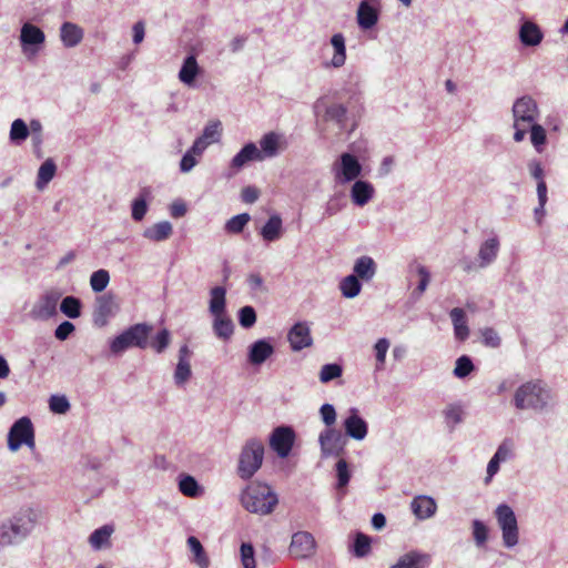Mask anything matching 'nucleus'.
<instances>
[{
  "instance_id": "9b49d317",
  "label": "nucleus",
  "mask_w": 568,
  "mask_h": 568,
  "mask_svg": "<svg viewBox=\"0 0 568 568\" xmlns=\"http://www.w3.org/2000/svg\"><path fill=\"white\" fill-rule=\"evenodd\" d=\"M19 40L22 52L30 58L40 51L45 41V34L39 27L26 22L21 27Z\"/></svg>"
},
{
  "instance_id": "b1692460",
  "label": "nucleus",
  "mask_w": 568,
  "mask_h": 568,
  "mask_svg": "<svg viewBox=\"0 0 568 568\" xmlns=\"http://www.w3.org/2000/svg\"><path fill=\"white\" fill-rule=\"evenodd\" d=\"M282 140L283 136L275 132H268L262 136L258 149L262 161L275 158L280 154Z\"/></svg>"
},
{
  "instance_id": "2f4dec72",
  "label": "nucleus",
  "mask_w": 568,
  "mask_h": 568,
  "mask_svg": "<svg viewBox=\"0 0 568 568\" xmlns=\"http://www.w3.org/2000/svg\"><path fill=\"white\" fill-rule=\"evenodd\" d=\"M173 233V226L169 221L158 222L143 231V237L152 242L168 240Z\"/></svg>"
},
{
  "instance_id": "bb28decb",
  "label": "nucleus",
  "mask_w": 568,
  "mask_h": 568,
  "mask_svg": "<svg viewBox=\"0 0 568 568\" xmlns=\"http://www.w3.org/2000/svg\"><path fill=\"white\" fill-rule=\"evenodd\" d=\"M201 69L197 64L194 54L187 55L182 63L179 71V80L186 87L193 88L195 85L196 77L200 74Z\"/></svg>"
},
{
  "instance_id": "20e7f679",
  "label": "nucleus",
  "mask_w": 568,
  "mask_h": 568,
  "mask_svg": "<svg viewBox=\"0 0 568 568\" xmlns=\"http://www.w3.org/2000/svg\"><path fill=\"white\" fill-rule=\"evenodd\" d=\"M241 504L247 511L264 516L274 510L278 498L268 485L252 483L241 494Z\"/></svg>"
},
{
  "instance_id": "f03ea898",
  "label": "nucleus",
  "mask_w": 568,
  "mask_h": 568,
  "mask_svg": "<svg viewBox=\"0 0 568 568\" xmlns=\"http://www.w3.org/2000/svg\"><path fill=\"white\" fill-rule=\"evenodd\" d=\"M513 404L519 410L542 413L555 407L556 394L544 379H530L515 390Z\"/></svg>"
},
{
  "instance_id": "338daca9",
  "label": "nucleus",
  "mask_w": 568,
  "mask_h": 568,
  "mask_svg": "<svg viewBox=\"0 0 568 568\" xmlns=\"http://www.w3.org/2000/svg\"><path fill=\"white\" fill-rule=\"evenodd\" d=\"M320 415L326 427H331L336 422V410L332 404H323L320 408Z\"/></svg>"
},
{
  "instance_id": "c85d7f7f",
  "label": "nucleus",
  "mask_w": 568,
  "mask_h": 568,
  "mask_svg": "<svg viewBox=\"0 0 568 568\" xmlns=\"http://www.w3.org/2000/svg\"><path fill=\"white\" fill-rule=\"evenodd\" d=\"M376 270L375 261L371 256L363 255L355 261L352 275H356L358 280L364 282H369L375 276Z\"/></svg>"
},
{
  "instance_id": "9d476101",
  "label": "nucleus",
  "mask_w": 568,
  "mask_h": 568,
  "mask_svg": "<svg viewBox=\"0 0 568 568\" xmlns=\"http://www.w3.org/2000/svg\"><path fill=\"white\" fill-rule=\"evenodd\" d=\"M317 544L314 536L305 530L296 531L292 535L288 546V554L297 560L312 558L316 552Z\"/></svg>"
},
{
  "instance_id": "bf43d9fd",
  "label": "nucleus",
  "mask_w": 568,
  "mask_h": 568,
  "mask_svg": "<svg viewBox=\"0 0 568 568\" xmlns=\"http://www.w3.org/2000/svg\"><path fill=\"white\" fill-rule=\"evenodd\" d=\"M475 366L470 361V357H458L456 361V366L454 368V375L457 378L467 377L473 371Z\"/></svg>"
},
{
  "instance_id": "f3484780",
  "label": "nucleus",
  "mask_w": 568,
  "mask_h": 568,
  "mask_svg": "<svg viewBox=\"0 0 568 568\" xmlns=\"http://www.w3.org/2000/svg\"><path fill=\"white\" fill-rule=\"evenodd\" d=\"M252 161L262 162V155H260L256 144L250 142L246 143L231 160L227 176H234Z\"/></svg>"
},
{
  "instance_id": "0eeeda50",
  "label": "nucleus",
  "mask_w": 568,
  "mask_h": 568,
  "mask_svg": "<svg viewBox=\"0 0 568 568\" xmlns=\"http://www.w3.org/2000/svg\"><path fill=\"white\" fill-rule=\"evenodd\" d=\"M494 515L501 530L503 545L507 549L516 547L519 542V527L515 511L507 504L496 507Z\"/></svg>"
},
{
  "instance_id": "5701e85b",
  "label": "nucleus",
  "mask_w": 568,
  "mask_h": 568,
  "mask_svg": "<svg viewBox=\"0 0 568 568\" xmlns=\"http://www.w3.org/2000/svg\"><path fill=\"white\" fill-rule=\"evenodd\" d=\"M430 561L429 554L413 550L400 556L397 562L389 568H425L429 566Z\"/></svg>"
},
{
  "instance_id": "e433bc0d",
  "label": "nucleus",
  "mask_w": 568,
  "mask_h": 568,
  "mask_svg": "<svg viewBox=\"0 0 568 568\" xmlns=\"http://www.w3.org/2000/svg\"><path fill=\"white\" fill-rule=\"evenodd\" d=\"M529 139L534 150L537 153H542L546 149L548 139L547 130L538 122L529 126Z\"/></svg>"
},
{
  "instance_id": "a19ab883",
  "label": "nucleus",
  "mask_w": 568,
  "mask_h": 568,
  "mask_svg": "<svg viewBox=\"0 0 568 568\" xmlns=\"http://www.w3.org/2000/svg\"><path fill=\"white\" fill-rule=\"evenodd\" d=\"M150 195V191L148 189H143L140 195L133 200L131 205V216L134 221L140 222L144 219L149 205L146 202V197Z\"/></svg>"
},
{
  "instance_id": "4be33fe9",
  "label": "nucleus",
  "mask_w": 568,
  "mask_h": 568,
  "mask_svg": "<svg viewBox=\"0 0 568 568\" xmlns=\"http://www.w3.org/2000/svg\"><path fill=\"white\" fill-rule=\"evenodd\" d=\"M343 426L345 435L356 440H363L368 432L367 423L358 415L355 408L351 409L349 416L345 418Z\"/></svg>"
},
{
  "instance_id": "13d9d810",
  "label": "nucleus",
  "mask_w": 568,
  "mask_h": 568,
  "mask_svg": "<svg viewBox=\"0 0 568 568\" xmlns=\"http://www.w3.org/2000/svg\"><path fill=\"white\" fill-rule=\"evenodd\" d=\"M49 408L54 414H65L70 409V403L64 395H52L49 399Z\"/></svg>"
},
{
  "instance_id": "6ab92c4d",
  "label": "nucleus",
  "mask_w": 568,
  "mask_h": 568,
  "mask_svg": "<svg viewBox=\"0 0 568 568\" xmlns=\"http://www.w3.org/2000/svg\"><path fill=\"white\" fill-rule=\"evenodd\" d=\"M287 339L294 352H300L312 345L311 328L305 322H298L288 331Z\"/></svg>"
},
{
  "instance_id": "cd10ccee",
  "label": "nucleus",
  "mask_w": 568,
  "mask_h": 568,
  "mask_svg": "<svg viewBox=\"0 0 568 568\" xmlns=\"http://www.w3.org/2000/svg\"><path fill=\"white\" fill-rule=\"evenodd\" d=\"M329 43L333 48V57L327 65L339 69L346 62V43L343 33L338 32L331 37Z\"/></svg>"
},
{
  "instance_id": "5fc2aeb1",
  "label": "nucleus",
  "mask_w": 568,
  "mask_h": 568,
  "mask_svg": "<svg viewBox=\"0 0 568 568\" xmlns=\"http://www.w3.org/2000/svg\"><path fill=\"white\" fill-rule=\"evenodd\" d=\"M369 550L371 538L362 532H357L353 545L354 555L358 558H363L368 555Z\"/></svg>"
},
{
  "instance_id": "4d7b16f0",
  "label": "nucleus",
  "mask_w": 568,
  "mask_h": 568,
  "mask_svg": "<svg viewBox=\"0 0 568 568\" xmlns=\"http://www.w3.org/2000/svg\"><path fill=\"white\" fill-rule=\"evenodd\" d=\"M204 140H207L210 143L219 142L221 138V122L220 121H211L209 122L201 134Z\"/></svg>"
},
{
  "instance_id": "c756f323",
  "label": "nucleus",
  "mask_w": 568,
  "mask_h": 568,
  "mask_svg": "<svg viewBox=\"0 0 568 568\" xmlns=\"http://www.w3.org/2000/svg\"><path fill=\"white\" fill-rule=\"evenodd\" d=\"M209 312L212 317L226 314V290L223 286L210 290Z\"/></svg>"
},
{
  "instance_id": "de8ad7c7",
  "label": "nucleus",
  "mask_w": 568,
  "mask_h": 568,
  "mask_svg": "<svg viewBox=\"0 0 568 568\" xmlns=\"http://www.w3.org/2000/svg\"><path fill=\"white\" fill-rule=\"evenodd\" d=\"M337 484L336 488L339 490V498H343L345 495L344 488L348 485L351 479V473L348 469V464L345 459H339L335 466Z\"/></svg>"
},
{
  "instance_id": "e2e57ef3",
  "label": "nucleus",
  "mask_w": 568,
  "mask_h": 568,
  "mask_svg": "<svg viewBox=\"0 0 568 568\" xmlns=\"http://www.w3.org/2000/svg\"><path fill=\"white\" fill-rule=\"evenodd\" d=\"M273 352L274 348L270 341L258 339L250 346L247 355H272Z\"/></svg>"
},
{
  "instance_id": "473e14b6",
  "label": "nucleus",
  "mask_w": 568,
  "mask_h": 568,
  "mask_svg": "<svg viewBox=\"0 0 568 568\" xmlns=\"http://www.w3.org/2000/svg\"><path fill=\"white\" fill-rule=\"evenodd\" d=\"M449 316L454 326L456 338L459 341H465L469 336V328L464 310L455 307L450 311Z\"/></svg>"
},
{
  "instance_id": "393cba45",
  "label": "nucleus",
  "mask_w": 568,
  "mask_h": 568,
  "mask_svg": "<svg viewBox=\"0 0 568 568\" xmlns=\"http://www.w3.org/2000/svg\"><path fill=\"white\" fill-rule=\"evenodd\" d=\"M375 194L373 184L368 181L356 180L351 187V199L357 206L366 205Z\"/></svg>"
},
{
  "instance_id": "49530a36",
  "label": "nucleus",
  "mask_w": 568,
  "mask_h": 568,
  "mask_svg": "<svg viewBox=\"0 0 568 568\" xmlns=\"http://www.w3.org/2000/svg\"><path fill=\"white\" fill-rule=\"evenodd\" d=\"M29 134V126L22 119H16L11 123L9 138L12 143L20 144L28 139Z\"/></svg>"
},
{
  "instance_id": "a18cd8bd",
  "label": "nucleus",
  "mask_w": 568,
  "mask_h": 568,
  "mask_svg": "<svg viewBox=\"0 0 568 568\" xmlns=\"http://www.w3.org/2000/svg\"><path fill=\"white\" fill-rule=\"evenodd\" d=\"M446 425L454 429L456 425L463 422L464 408L460 404L454 403L446 406L443 412Z\"/></svg>"
},
{
  "instance_id": "a878e982",
  "label": "nucleus",
  "mask_w": 568,
  "mask_h": 568,
  "mask_svg": "<svg viewBox=\"0 0 568 568\" xmlns=\"http://www.w3.org/2000/svg\"><path fill=\"white\" fill-rule=\"evenodd\" d=\"M413 514L419 520H425L433 517L437 510V505L434 498L428 496H417L410 503Z\"/></svg>"
},
{
  "instance_id": "f704fd0d",
  "label": "nucleus",
  "mask_w": 568,
  "mask_h": 568,
  "mask_svg": "<svg viewBox=\"0 0 568 568\" xmlns=\"http://www.w3.org/2000/svg\"><path fill=\"white\" fill-rule=\"evenodd\" d=\"M179 490L186 497L196 498L203 494V488L200 486L197 480L187 474H181L179 476Z\"/></svg>"
},
{
  "instance_id": "0e129e2a",
  "label": "nucleus",
  "mask_w": 568,
  "mask_h": 568,
  "mask_svg": "<svg viewBox=\"0 0 568 568\" xmlns=\"http://www.w3.org/2000/svg\"><path fill=\"white\" fill-rule=\"evenodd\" d=\"M527 169L530 176L540 183V181H545V170L540 160L534 158L527 162Z\"/></svg>"
},
{
  "instance_id": "dca6fc26",
  "label": "nucleus",
  "mask_w": 568,
  "mask_h": 568,
  "mask_svg": "<svg viewBox=\"0 0 568 568\" xmlns=\"http://www.w3.org/2000/svg\"><path fill=\"white\" fill-rule=\"evenodd\" d=\"M379 19L377 0H362L356 11V21L361 30H371Z\"/></svg>"
},
{
  "instance_id": "58836bf2",
  "label": "nucleus",
  "mask_w": 568,
  "mask_h": 568,
  "mask_svg": "<svg viewBox=\"0 0 568 568\" xmlns=\"http://www.w3.org/2000/svg\"><path fill=\"white\" fill-rule=\"evenodd\" d=\"M112 532L113 527L109 525H104L95 529L89 537V542L91 547L95 550H99L104 546L109 545Z\"/></svg>"
},
{
  "instance_id": "79ce46f5",
  "label": "nucleus",
  "mask_w": 568,
  "mask_h": 568,
  "mask_svg": "<svg viewBox=\"0 0 568 568\" xmlns=\"http://www.w3.org/2000/svg\"><path fill=\"white\" fill-rule=\"evenodd\" d=\"M192 376L191 363L189 357H180L174 371V384L178 387L184 386Z\"/></svg>"
},
{
  "instance_id": "c9c22d12",
  "label": "nucleus",
  "mask_w": 568,
  "mask_h": 568,
  "mask_svg": "<svg viewBox=\"0 0 568 568\" xmlns=\"http://www.w3.org/2000/svg\"><path fill=\"white\" fill-rule=\"evenodd\" d=\"M212 328L214 334L221 339H227L232 336L234 324L227 314L213 316Z\"/></svg>"
},
{
  "instance_id": "052dcab7",
  "label": "nucleus",
  "mask_w": 568,
  "mask_h": 568,
  "mask_svg": "<svg viewBox=\"0 0 568 568\" xmlns=\"http://www.w3.org/2000/svg\"><path fill=\"white\" fill-rule=\"evenodd\" d=\"M256 322V312L252 306H243L239 311V323L244 328L252 327Z\"/></svg>"
},
{
  "instance_id": "72a5a7b5",
  "label": "nucleus",
  "mask_w": 568,
  "mask_h": 568,
  "mask_svg": "<svg viewBox=\"0 0 568 568\" xmlns=\"http://www.w3.org/2000/svg\"><path fill=\"white\" fill-rule=\"evenodd\" d=\"M283 222L280 215H272L261 230V235L266 242H274L282 236Z\"/></svg>"
},
{
  "instance_id": "423d86ee",
  "label": "nucleus",
  "mask_w": 568,
  "mask_h": 568,
  "mask_svg": "<svg viewBox=\"0 0 568 568\" xmlns=\"http://www.w3.org/2000/svg\"><path fill=\"white\" fill-rule=\"evenodd\" d=\"M7 445L10 452H18L23 445L30 450L36 449V432L28 416L18 418L9 428Z\"/></svg>"
},
{
  "instance_id": "3c124183",
  "label": "nucleus",
  "mask_w": 568,
  "mask_h": 568,
  "mask_svg": "<svg viewBox=\"0 0 568 568\" xmlns=\"http://www.w3.org/2000/svg\"><path fill=\"white\" fill-rule=\"evenodd\" d=\"M110 282V274L106 270H98L90 276V285L93 292L100 293L104 291Z\"/></svg>"
},
{
  "instance_id": "a211bd4d",
  "label": "nucleus",
  "mask_w": 568,
  "mask_h": 568,
  "mask_svg": "<svg viewBox=\"0 0 568 568\" xmlns=\"http://www.w3.org/2000/svg\"><path fill=\"white\" fill-rule=\"evenodd\" d=\"M119 311V304L115 301V297L111 294H103L99 296L95 301L94 308V322L98 325H104L108 318L114 316Z\"/></svg>"
},
{
  "instance_id": "39448f33",
  "label": "nucleus",
  "mask_w": 568,
  "mask_h": 568,
  "mask_svg": "<svg viewBox=\"0 0 568 568\" xmlns=\"http://www.w3.org/2000/svg\"><path fill=\"white\" fill-rule=\"evenodd\" d=\"M264 458L262 440L250 438L245 442L239 456L237 475L243 480L251 479L261 468Z\"/></svg>"
},
{
  "instance_id": "864d4df0",
  "label": "nucleus",
  "mask_w": 568,
  "mask_h": 568,
  "mask_svg": "<svg viewBox=\"0 0 568 568\" xmlns=\"http://www.w3.org/2000/svg\"><path fill=\"white\" fill-rule=\"evenodd\" d=\"M416 273L419 277V282L417 287L414 290L413 294L418 298L424 292L427 290L430 282V273L428 268L422 264L416 265Z\"/></svg>"
},
{
  "instance_id": "09e8293b",
  "label": "nucleus",
  "mask_w": 568,
  "mask_h": 568,
  "mask_svg": "<svg viewBox=\"0 0 568 568\" xmlns=\"http://www.w3.org/2000/svg\"><path fill=\"white\" fill-rule=\"evenodd\" d=\"M60 311L69 318H78L81 315V301L74 296H65L61 301Z\"/></svg>"
},
{
  "instance_id": "f8f14e48",
  "label": "nucleus",
  "mask_w": 568,
  "mask_h": 568,
  "mask_svg": "<svg viewBox=\"0 0 568 568\" xmlns=\"http://www.w3.org/2000/svg\"><path fill=\"white\" fill-rule=\"evenodd\" d=\"M318 443L323 456H338L344 449L346 439L341 430L331 426L320 434Z\"/></svg>"
},
{
  "instance_id": "ea45409f",
  "label": "nucleus",
  "mask_w": 568,
  "mask_h": 568,
  "mask_svg": "<svg viewBox=\"0 0 568 568\" xmlns=\"http://www.w3.org/2000/svg\"><path fill=\"white\" fill-rule=\"evenodd\" d=\"M471 536L477 548H485L489 539L487 525L479 519L471 520Z\"/></svg>"
},
{
  "instance_id": "aec40b11",
  "label": "nucleus",
  "mask_w": 568,
  "mask_h": 568,
  "mask_svg": "<svg viewBox=\"0 0 568 568\" xmlns=\"http://www.w3.org/2000/svg\"><path fill=\"white\" fill-rule=\"evenodd\" d=\"M518 38L524 47H537L544 40V32L536 22L528 19H521Z\"/></svg>"
},
{
  "instance_id": "6e6552de",
  "label": "nucleus",
  "mask_w": 568,
  "mask_h": 568,
  "mask_svg": "<svg viewBox=\"0 0 568 568\" xmlns=\"http://www.w3.org/2000/svg\"><path fill=\"white\" fill-rule=\"evenodd\" d=\"M362 164L358 159L351 153H342L332 165V173L336 184L345 185L362 174Z\"/></svg>"
},
{
  "instance_id": "774afa93",
  "label": "nucleus",
  "mask_w": 568,
  "mask_h": 568,
  "mask_svg": "<svg viewBox=\"0 0 568 568\" xmlns=\"http://www.w3.org/2000/svg\"><path fill=\"white\" fill-rule=\"evenodd\" d=\"M246 283L248 288L254 293H264L266 292V287L264 285V280L258 273H251L246 277Z\"/></svg>"
},
{
  "instance_id": "4468645a",
  "label": "nucleus",
  "mask_w": 568,
  "mask_h": 568,
  "mask_svg": "<svg viewBox=\"0 0 568 568\" xmlns=\"http://www.w3.org/2000/svg\"><path fill=\"white\" fill-rule=\"evenodd\" d=\"M314 110L316 114L323 111L324 121L335 123L339 131L347 129V108L344 104L332 103L324 105V102L318 100L314 105Z\"/></svg>"
},
{
  "instance_id": "c03bdc74",
  "label": "nucleus",
  "mask_w": 568,
  "mask_h": 568,
  "mask_svg": "<svg viewBox=\"0 0 568 568\" xmlns=\"http://www.w3.org/2000/svg\"><path fill=\"white\" fill-rule=\"evenodd\" d=\"M187 546L190 548V550L193 552L194 555V562L200 567V568H209V565H210V560L204 551V548L202 546V544L200 542V540L194 537V536H190L187 538Z\"/></svg>"
},
{
  "instance_id": "f257e3e1",
  "label": "nucleus",
  "mask_w": 568,
  "mask_h": 568,
  "mask_svg": "<svg viewBox=\"0 0 568 568\" xmlns=\"http://www.w3.org/2000/svg\"><path fill=\"white\" fill-rule=\"evenodd\" d=\"M171 343V333L168 328L154 332L153 324L136 323L116 335L110 343L113 353H122L129 348L140 351L151 349L158 354L166 351Z\"/></svg>"
},
{
  "instance_id": "680f3d73",
  "label": "nucleus",
  "mask_w": 568,
  "mask_h": 568,
  "mask_svg": "<svg viewBox=\"0 0 568 568\" xmlns=\"http://www.w3.org/2000/svg\"><path fill=\"white\" fill-rule=\"evenodd\" d=\"M254 548L250 542H243L241 545V561L244 568H255Z\"/></svg>"
},
{
  "instance_id": "7c9ffc66",
  "label": "nucleus",
  "mask_w": 568,
  "mask_h": 568,
  "mask_svg": "<svg viewBox=\"0 0 568 568\" xmlns=\"http://www.w3.org/2000/svg\"><path fill=\"white\" fill-rule=\"evenodd\" d=\"M60 38L64 47L73 48L83 39V30L78 24L64 22L60 28Z\"/></svg>"
},
{
  "instance_id": "37998d69",
  "label": "nucleus",
  "mask_w": 568,
  "mask_h": 568,
  "mask_svg": "<svg viewBox=\"0 0 568 568\" xmlns=\"http://www.w3.org/2000/svg\"><path fill=\"white\" fill-rule=\"evenodd\" d=\"M339 290L344 297L354 298L362 290V284L356 275H347L339 282Z\"/></svg>"
},
{
  "instance_id": "4c0bfd02",
  "label": "nucleus",
  "mask_w": 568,
  "mask_h": 568,
  "mask_svg": "<svg viewBox=\"0 0 568 568\" xmlns=\"http://www.w3.org/2000/svg\"><path fill=\"white\" fill-rule=\"evenodd\" d=\"M57 165L52 159H47L39 168L37 175V189L43 190L54 178Z\"/></svg>"
},
{
  "instance_id": "412c9836",
  "label": "nucleus",
  "mask_w": 568,
  "mask_h": 568,
  "mask_svg": "<svg viewBox=\"0 0 568 568\" xmlns=\"http://www.w3.org/2000/svg\"><path fill=\"white\" fill-rule=\"evenodd\" d=\"M500 241L498 235L491 233L479 246L478 250V267L485 268L493 264L499 253Z\"/></svg>"
},
{
  "instance_id": "8fccbe9b",
  "label": "nucleus",
  "mask_w": 568,
  "mask_h": 568,
  "mask_svg": "<svg viewBox=\"0 0 568 568\" xmlns=\"http://www.w3.org/2000/svg\"><path fill=\"white\" fill-rule=\"evenodd\" d=\"M251 216L248 213H241L232 216L224 225L225 232L230 234H240L250 222Z\"/></svg>"
},
{
  "instance_id": "ddd939ff",
  "label": "nucleus",
  "mask_w": 568,
  "mask_h": 568,
  "mask_svg": "<svg viewBox=\"0 0 568 568\" xmlns=\"http://www.w3.org/2000/svg\"><path fill=\"white\" fill-rule=\"evenodd\" d=\"M295 442V433L288 426L276 427L270 437L271 448L282 458L290 455Z\"/></svg>"
},
{
  "instance_id": "7ed1b4c3",
  "label": "nucleus",
  "mask_w": 568,
  "mask_h": 568,
  "mask_svg": "<svg viewBox=\"0 0 568 568\" xmlns=\"http://www.w3.org/2000/svg\"><path fill=\"white\" fill-rule=\"evenodd\" d=\"M41 511L33 507H22L9 519L0 523V551L24 541L36 529Z\"/></svg>"
},
{
  "instance_id": "603ef678",
  "label": "nucleus",
  "mask_w": 568,
  "mask_h": 568,
  "mask_svg": "<svg viewBox=\"0 0 568 568\" xmlns=\"http://www.w3.org/2000/svg\"><path fill=\"white\" fill-rule=\"evenodd\" d=\"M343 367L338 363H329L322 366L320 371V381L322 383H329L335 378L342 376Z\"/></svg>"
},
{
  "instance_id": "69168bd1",
  "label": "nucleus",
  "mask_w": 568,
  "mask_h": 568,
  "mask_svg": "<svg viewBox=\"0 0 568 568\" xmlns=\"http://www.w3.org/2000/svg\"><path fill=\"white\" fill-rule=\"evenodd\" d=\"M197 158L199 156L194 152L187 150L180 161V171L182 173L191 172L199 162Z\"/></svg>"
},
{
  "instance_id": "6e6d98bb",
  "label": "nucleus",
  "mask_w": 568,
  "mask_h": 568,
  "mask_svg": "<svg viewBox=\"0 0 568 568\" xmlns=\"http://www.w3.org/2000/svg\"><path fill=\"white\" fill-rule=\"evenodd\" d=\"M346 203L343 200L342 195L334 194L332 195L325 204L324 207V216L331 217L336 215L345 207Z\"/></svg>"
},
{
  "instance_id": "2eb2a0df",
  "label": "nucleus",
  "mask_w": 568,
  "mask_h": 568,
  "mask_svg": "<svg viewBox=\"0 0 568 568\" xmlns=\"http://www.w3.org/2000/svg\"><path fill=\"white\" fill-rule=\"evenodd\" d=\"M61 293L58 291L45 292L31 310V316L36 320H49L57 314Z\"/></svg>"
},
{
  "instance_id": "1a4fd4ad",
  "label": "nucleus",
  "mask_w": 568,
  "mask_h": 568,
  "mask_svg": "<svg viewBox=\"0 0 568 568\" xmlns=\"http://www.w3.org/2000/svg\"><path fill=\"white\" fill-rule=\"evenodd\" d=\"M513 122L523 125H532L537 123L540 110L537 101L528 95L517 98L511 106Z\"/></svg>"
}]
</instances>
